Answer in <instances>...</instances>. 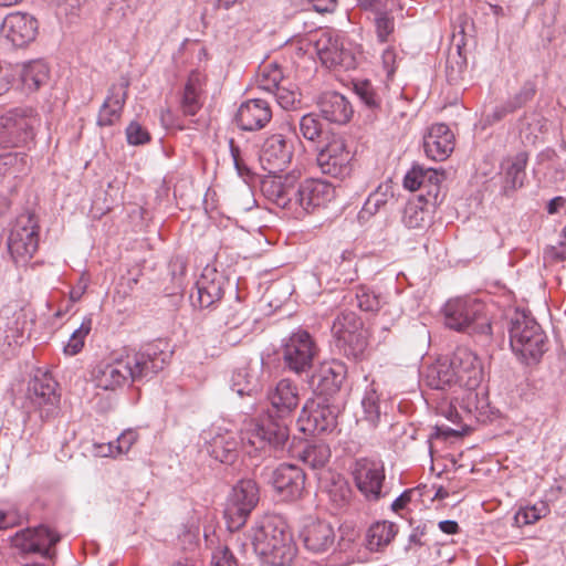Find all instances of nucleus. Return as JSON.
I'll return each instance as SVG.
<instances>
[{
  "instance_id": "obj_39",
  "label": "nucleus",
  "mask_w": 566,
  "mask_h": 566,
  "mask_svg": "<svg viewBox=\"0 0 566 566\" xmlns=\"http://www.w3.org/2000/svg\"><path fill=\"white\" fill-rule=\"evenodd\" d=\"M28 171V157L22 153L0 155V179H15Z\"/></svg>"
},
{
  "instance_id": "obj_45",
  "label": "nucleus",
  "mask_w": 566,
  "mask_h": 566,
  "mask_svg": "<svg viewBox=\"0 0 566 566\" xmlns=\"http://www.w3.org/2000/svg\"><path fill=\"white\" fill-rule=\"evenodd\" d=\"M283 80L282 70L276 64L264 65L258 75V86L269 93H273Z\"/></svg>"
},
{
  "instance_id": "obj_14",
  "label": "nucleus",
  "mask_w": 566,
  "mask_h": 566,
  "mask_svg": "<svg viewBox=\"0 0 566 566\" xmlns=\"http://www.w3.org/2000/svg\"><path fill=\"white\" fill-rule=\"evenodd\" d=\"M353 475L357 489L367 500L377 501L382 496L385 469L381 461L368 458L358 459L355 462Z\"/></svg>"
},
{
  "instance_id": "obj_62",
  "label": "nucleus",
  "mask_w": 566,
  "mask_h": 566,
  "mask_svg": "<svg viewBox=\"0 0 566 566\" xmlns=\"http://www.w3.org/2000/svg\"><path fill=\"white\" fill-rule=\"evenodd\" d=\"M544 259L552 262H560L566 260V248L564 247H547L544 250Z\"/></svg>"
},
{
  "instance_id": "obj_19",
  "label": "nucleus",
  "mask_w": 566,
  "mask_h": 566,
  "mask_svg": "<svg viewBox=\"0 0 566 566\" xmlns=\"http://www.w3.org/2000/svg\"><path fill=\"white\" fill-rule=\"evenodd\" d=\"M38 21L28 13L12 12L8 14L0 27V33L12 45L22 48L35 39Z\"/></svg>"
},
{
  "instance_id": "obj_43",
  "label": "nucleus",
  "mask_w": 566,
  "mask_h": 566,
  "mask_svg": "<svg viewBox=\"0 0 566 566\" xmlns=\"http://www.w3.org/2000/svg\"><path fill=\"white\" fill-rule=\"evenodd\" d=\"M92 329V318L86 316L81 325L72 333L66 345L63 348L65 355L74 356L84 347L85 338Z\"/></svg>"
},
{
  "instance_id": "obj_49",
  "label": "nucleus",
  "mask_w": 566,
  "mask_h": 566,
  "mask_svg": "<svg viewBox=\"0 0 566 566\" xmlns=\"http://www.w3.org/2000/svg\"><path fill=\"white\" fill-rule=\"evenodd\" d=\"M356 300L357 306L366 312L378 311L381 305L380 295L366 286H360L356 290Z\"/></svg>"
},
{
  "instance_id": "obj_47",
  "label": "nucleus",
  "mask_w": 566,
  "mask_h": 566,
  "mask_svg": "<svg viewBox=\"0 0 566 566\" xmlns=\"http://www.w3.org/2000/svg\"><path fill=\"white\" fill-rule=\"evenodd\" d=\"M355 92L360 101L370 109L380 107L381 97L369 81H360L355 84Z\"/></svg>"
},
{
  "instance_id": "obj_32",
  "label": "nucleus",
  "mask_w": 566,
  "mask_h": 566,
  "mask_svg": "<svg viewBox=\"0 0 566 566\" xmlns=\"http://www.w3.org/2000/svg\"><path fill=\"white\" fill-rule=\"evenodd\" d=\"M422 379L428 387L437 390H444L459 385L449 359H439L428 366Z\"/></svg>"
},
{
  "instance_id": "obj_58",
  "label": "nucleus",
  "mask_w": 566,
  "mask_h": 566,
  "mask_svg": "<svg viewBox=\"0 0 566 566\" xmlns=\"http://www.w3.org/2000/svg\"><path fill=\"white\" fill-rule=\"evenodd\" d=\"M138 434L134 430L124 431L117 439L114 441L115 450L117 454L127 453L132 446L137 441Z\"/></svg>"
},
{
  "instance_id": "obj_5",
  "label": "nucleus",
  "mask_w": 566,
  "mask_h": 566,
  "mask_svg": "<svg viewBox=\"0 0 566 566\" xmlns=\"http://www.w3.org/2000/svg\"><path fill=\"white\" fill-rule=\"evenodd\" d=\"M510 345L524 361H538L546 350V335L534 317L515 312L511 318Z\"/></svg>"
},
{
  "instance_id": "obj_29",
  "label": "nucleus",
  "mask_w": 566,
  "mask_h": 566,
  "mask_svg": "<svg viewBox=\"0 0 566 566\" xmlns=\"http://www.w3.org/2000/svg\"><path fill=\"white\" fill-rule=\"evenodd\" d=\"M318 105L322 116L331 123L345 124L353 115L349 102L336 92L324 93Z\"/></svg>"
},
{
  "instance_id": "obj_53",
  "label": "nucleus",
  "mask_w": 566,
  "mask_h": 566,
  "mask_svg": "<svg viewBox=\"0 0 566 566\" xmlns=\"http://www.w3.org/2000/svg\"><path fill=\"white\" fill-rule=\"evenodd\" d=\"M300 130L304 138L313 142L321 135L322 126L315 115L306 114L300 120Z\"/></svg>"
},
{
  "instance_id": "obj_33",
  "label": "nucleus",
  "mask_w": 566,
  "mask_h": 566,
  "mask_svg": "<svg viewBox=\"0 0 566 566\" xmlns=\"http://www.w3.org/2000/svg\"><path fill=\"white\" fill-rule=\"evenodd\" d=\"M239 443L233 432H217L209 441V452L222 463H232L237 457Z\"/></svg>"
},
{
  "instance_id": "obj_1",
  "label": "nucleus",
  "mask_w": 566,
  "mask_h": 566,
  "mask_svg": "<svg viewBox=\"0 0 566 566\" xmlns=\"http://www.w3.org/2000/svg\"><path fill=\"white\" fill-rule=\"evenodd\" d=\"M169 358L170 354L163 348L161 342L147 344L138 350L124 348L98 363L92 371V379L101 389L116 390L153 378L165 368Z\"/></svg>"
},
{
  "instance_id": "obj_15",
  "label": "nucleus",
  "mask_w": 566,
  "mask_h": 566,
  "mask_svg": "<svg viewBox=\"0 0 566 566\" xmlns=\"http://www.w3.org/2000/svg\"><path fill=\"white\" fill-rule=\"evenodd\" d=\"M56 381L49 374L34 376L29 387V400L42 419L54 417L59 411L60 396Z\"/></svg>"
},
{
  "instance_id": "obj_46",
  "label": "nucleus",
  "mask_w": 566,
  "mask_h": 566,
  "mask_svg": "<svg viewBox=\"0 0 566 566\" xmlns=\"http://www.w3.org/2000/svg\"><path fill=\"white\" fill-rule=\"evenodd\" d=\"M181 108L185 115L193 116L201 108L199 99V90L193 78L186 84L184 96L181 99Z\"/></svg>"
},
{
  "instance_id": "obj_37",
  "label": "nucleus",
  "mask_w": 566,
  "mask_h": 566,
  "mask_svg": "<svg viewBox=\"0 0 566 566\" xmlns=\"http://www.w3.org/2000/svg\"><path fill=\"white\" fill-rule=\"evenodd\" d=\"M49 66L42 60L31 61L22 66L21 81L29 91H36L49 80Z\"/></svg>"
},
{
  "instance_id": "obj_31",
  "label": "nucleus",
  "mask_w": 566,
  "mask_h": 566,
  "mask_svg": "<svg viewBox=\"0 0 566 566\" xmlns=\"http://www.w3.org/2000/svg\"><path fill=\"white\" fill-rule=\"evenodd\" d=\"M198 303L209 307L223 295V277L213 270L206 269L196 283Z\"/></svg>"
},
{
  "instance_id": "obj_56",
  "label": "nucleus",
  "mask_w": 566,
  "mask_h": 566,
  "mask_svg": "<svg viewBox=\"0 0 566 566\" xmlns=\"http://www.w3.org/2000/svg\"><path fill=\"white\" fill-rule=\"evenodd\" d=\"M422 177H423V188H429L428 193H431L432 190L436 191V196L439 190V184L444 179L443 172H440L432 168H423L422 167Z\"/></svg>"
},
{
  "instance_id": "obj_21",
  "label": "nucleus",
  "mask_w": 566,
  "mask_h": 566,
  "mask_svg": "<svg viewBox=\"0 0 566 566\" xmlns=\"http://www.w3.org/2000/svg\"><path fill=\"white\" fill-rule=\"evenodd\" d=\"M28 316L18 305H7L0 311V342L8 346L20 345L25 339Z\"/></svg>"
},
{
  "instance_id": "obj_35",
  "label": "nucleus",
  "mask_w": 566,
  "mask_h": 566,
  "mask_svg": "<svg viewBox=\"0 0 566 566\" xmlns=\"http://www.w3.org/2000/svg\"><path fill=\"white\" fill-rule=\"evenodd\" d=\"M331 459V449L326 443L317 442L308 444L300 453V460L312 470L315 476H321Z\"/></svg>"
},
{
  "instance_id": "obj_63",
  "label": "nucleus",
  "mask_w": 566,
  "mask_h": 566,
  "mask_svg": "<svg viewBox=\"0 0 566 566\" xmlns=\"http://www.w3.org/2000/svg\"><path fill=\"white\" fill-rule=\"evenodd\" d=\"M381 60H382L384 69L387 72V75L388 76L392 75L395 72V62H396L395 52L390 49L385 50L382 53Z\"/></svg>"
},
{
  "instance_id": "obj_16",
  "label": "nucleus",
  "mask_w": 566,
  "mask_h": 566,
  "mask_svg": "<svg viewBox=\"0 0 566 566\" xmlns=\"http://www.w3.org/2000/svg\"><path fill=\"white\" fill-rule=\"evenodd\" d=\"M293 157V144L282 134L266 137L260 148L259 161L269 174L283 171Z\"/></svg>"
},
{
  "instance_id": "obj_13",
  "label": "nucleus",
  "mask_w": 566,
  "mask_h": 566,
  "mask_svg": "<svg viewBox=\"0 0 566 566\" xmlns=\"http://www.w3.org/2000/svg\"><path fill=\"white\" fill-rule=\"evenodd\" d=\"M289 438L285 423L273 421L271 416L266 419H251L242 429V442L255 450H264L266 447L280 448Z\"/></svg>"
},
{
  "instance_id": "obj_50",
  "label": "nucleus",
  "mask_w": 566,
  "mask_h": 566,
  "mask_svg": "<svg viewBox=\"0 0 566 566\" xmlns=\"http://www.w3.org/2000/svg\"><path fill=\"white\" fill-rule=\"evenodd\" d=\"M274 94L277 104L284 109H293L301 103L300 93L293 88L281 84L272 93Z\"/></svg>"
},
{
  "instance_id": "obj_26",
  "label": "nucleus",
  "mask_w": 566,
  "mask_h": 566,
  "mask_svg": "<svg viewBox=\"0 0 566 566\" xmlns=\"http://www.w3.org/2000/svg\"><path fill=\"white\" fill-rule=\"evenodd\" d=\"M262 363L249 364L234 370L231 378V389L239 396H251L262 388Z\"/></svg>"
},
{
  "instance_id": "obj_42",
  "label": "nucleus",
  "mask_w": 566,
  "mask_h": 566,
  "mask_svg": "<svg viewBox=\"0 0 566 566\" xmlns=\"http://www.w3.org/2000/svg\"><path fill=\"white\" fill-rule=\"evenodd\" d=\"M391 199H394L391 182L386 181L380 184L378 188L367 198L363 207V211L368 214H374Z\"/></svg>"
},
{
  "instance_id": "obj_64",
  "label": "nucleus",
  "mask_w": 566,
  "mask_h": 566,
  "mask_svg": "<svg viewBox=\"0 0 566 566\" xmlns=\"http://www.w3.org/2000/svg\"><path fill=\"white\" fill-rule=\"evenodd\" d=\"M317 12H332L336 8V0H308Z\"/></svg>"
},
{
  "instance_id": "obj_9",
  "label": "nucleus",
  "mask_w": 566,
  "mask_h": 566,
  "mask_svg": "<svg viewBox=\"0 0 566 566\" xmlns=\"http://www.w3.org/2000/svg\"><path fill=\"white\" fill-rule=\"evenodd\" d=\"M449 360L459 387L465 389V399H463L461 407L471 411L476 398L474 390L483 379L482 363L478 355L468 347H458Z\"/></svg>"
},
{
  "instance_id": "obj_22",
  "label": "nucleus",
  "mask_w": 566,
  "mask_h": 566,
  "mask_svg": "<svg viewBox=\"0 0 566 566\" xmlns=\"http://www.w3.org/2000/svg\"><path fill=\"white\" fill-rule=\"evenodd\" d=\"M271 118L270 105L262 98H253L242 103L235 114L238 126L250 132L263 128Z\"/></svg>"
},
{
  "instance_id": "obj_4",
  "label": "nucleus",
  "mask_w": 566,
  "mask_h": 566,
  "mask_svg": "<svg viewBox=\"0 0 566 566\" xmlns=\"http://www.w3.org/2000/svg\"><path fill=\"white\" fill-rule=\"evenodd\" d=\"M443 313L444 323L451 329L471 335L491 334V322L485 313V306L474 297L451 298L446 303Z\"/></svg>"
},
{
  "instance_id": "obj_12",
  "label": "nucleus",
  "mask_w": 566,
  "mask_h": 566,
  "mask_svg": "<svg viewBox=\"0 0 566 566\" xmlns=\"http://www.w3.org/2000/svg\"><path fill=\"white\" fill-rule=\"evenodd\" d=\"M318 348L307 331L293 332L283 343L282 357L285 366L296 373L307 371L312 365Z\"/></svg>"
},
{
  "instance_id": "obj_51",
  "label": "nucleus",
  "mask_w": 566,
  "mask_h": 566,
  "mask_svg": "<svg viewBox=\"0 0 566 566\" xmlns=\"http://www.w3.org/2000/svg\"><path fill=\"white\" fill-rule=\"evenodd\" d=\"M363 326L361 321L358 318V316L353 312L342 313L336 317V319L333 323L332 326V333L335 337V328L340 327V334L343 333H352L354 331H357V328H360Z\"/></svg>"
},
{
  "instance_id": "obj_3",
  "label": "nucleus",
  "mask_w": 566,
  "mask_h": 566,
  "mask_svg": "<svg viewBox=\"0 0 566 566\" xmlns=\"http://www.w3.org/2000/svg\"><path fill=\"white\" fill-rule=\"evenodd\" d=\"M254 553L271 566H290L296 547L282 517L265 515L258 518L247 533Z\"/></svg>"
},
{
  "instance_id": "obj_2",
  "label": "nucleus",
  "mask_w": 566,
  "mask_h": 566,
  "mask_svg": "<svg viewBox=\"0 0 566 566\" xmlns=\"http://www.w3.org/2000/svg\"><path fill=\"white\" fill-rule=\"evenodd\" d=\"M297 178L294 172L269 178L262 182V192L269 201L293 211L296 216L308 213L334 197L335 190L327 181L306 179L296 186Z\"/></svg>"
},
{
  "instance_id": "obj_23",
  "label": "nucleus",
  "mask_w": 566,
  "mask_h": 566,
  "mask_svg": "<svg viewBox=\"0 0 566 566\" xmlns=\"http://www.w3.org/2000/svg\"><path fill=\"white\" fill-rule=\"evenodd\" d=\"M426 155L433 160H444L454 148V135L446 124L432 125L423 136Z\"/></svg>"
},
{
  "instance_id": "obj_60",
  "label": "nucleus",
  "mask_w": 566,
  "mask_h": 566,
  "mask_svg": "<svg viewBox=\"0 0 566 566\" xmlns=\"http://www.w3.org/2000/svg\"><path fill=\"white\" fill-rule=\"evenodd\" d=\"M19 522L20 515L15 510L0 506V530L12 527Z\"/></svg>"
},
{
  "instance_id": "obj_20",
  "label": "nucleus",
  "mask_w": 566,
  "mask_h": 566,
  "mask_svg": "<svg viewBox=\"0 0 566 566\" xmlns=\"http://www.w3.org/2000/svg\"><path fill=\"white\" fill-rule=\"evenodd\" d=\"M269 482L284 501L297 499L304 489L305 473L293 464H281L272 471Z\"/></svg>"
},
{
  "instance_id": "obj_8",
  "label": "nucleus",
  "mask_w": 566,
  "mask_h": 566,
  "mask_svg": "<svg viewBox=\"0 0 566 566\" xmlns=\"http://www.w3.org/2000/svg\"><path fill=\"white\" fill-rule=\"evenodd\" d=\"M259 500V488L253 480H241L232 488L224 509V518L230 532L239 531L247 523Z\"/></svg>"
},
{
  "instance_id": "obj_59",
  "label": "nucleus",
  "mask_w": 566,
  "mask_h": 566,
  "mask_svg": "<svg viewBox=\"0 0 566 566\" xmlns=\"http://www.w3.org/2000/svg\"><path fill=\"white\" fill-rule=\"evenodd\" d=\"M403 186L411 191L423 188L422 167L413 166L403 178Z\"/></svg>"
},
{
  "instance_id": "obj_27",
  "label": "nucleus",
  "mask_w": 566,
  "mask_h": 566,
  "mask_svg": "<svg viewBox=\"0 0 566 566\" xmlns=\"http://www.w3.org/2000/svg\"><path fill=\"white\" fill-rule=\"evenodd\" d=\"M127 87L128 82L126 80H122L111 87L109 94L98 113L97 124L99 126H111L119 119L127 97Z\"/></svg>"
},
{
  "instance_id": "obj_61",
  "label": "nucleus",
  "mask_w": 566,
  "mask_h": 566,
  "mask_svg": "<svg viewBox=\"0 0 566 566\" xmlns=\"http://www.w3.org/2000/svg\"><path fill=\"white\" fill-rule=\"evenodd\" d=\"M113 4L114 8H112L111 11L116 18L126 20L134 13L133 7L126 0L114 1Z\"/></svg>"
},
{
  "instance_id": "obj_18",
  "label": "nucleus",
  "mask_w": 566,
  "mask_h": 566,
  "mask_svg": "<svg viewBox=\"0 0 566 566\" xmlns=\"http://www.w3.org/2000/svg\"><path fill=\"white\" fill-rule=\"evenodd\" d=\"M338 412V407L329 405L327 398L312 402L311 406L306 403L301 415V420L306 421V426L303 427V430L313 433L332 432L337 426Z\"/></svg>"
},
{
  "instance_id": "obj_52",
  "label": "nucleus",
  "mask_w": 566,
  "mask_h": 566,
  "mask_svg": "<svg viewBox=\"0 0 566 566\" xmlns=\"http://www.w3.org/2000/svg\"><path fill=\"white\" fill-rule=\"evenodd\" d=\"M375 27L378 41L384 43L395 30V21L387 12H378L375 17Z\"/></svg>"
},
{
  "instance_id": "obj_57",
  "label": "nucleus",
  "mask_w": 566,
  "mask_h": 566,
  "mask_svg": "<svg viewBox=\"0 0 566 566\" xmlns=\"http://www.w3.org/2000/svg\"><path fill=\"white\" fill-rule=\"evenodd\" d=\"M17 74L18 72L11 64L0 63V96L11 88Z\"/></svg>"
},
{
  "instance_id": "obj_28",
  "label": "nucleus",
  "mask_w": 566,
  "mask_h": 566,
  "mask_svg": "<svg viewBox=\"0 0 566 566\" xmlns=\"http://www.w3.org/2000/svg\"><path fill=\"white\" fill-rule=\"evenodd\" d=\"M269 399L272 408L280 418L289 416L296 409L300 402L298 390L295 384L289 379L280 380L270 391Z\"/></svg>"
},
{
  "instance_id": "obj_7",
  "label": "nucleus",
  "mask_w": 566,
  "mask_h": 566,
  "mask_svg": "<svg viewBox=\"0 0 566 566\" xmlns=\"http://www.w3.org/2000/svg\"><path fill=\"white\" fill-rule=\"evenodd\" d=\"M314 48L323 64L355 69L357 59L363 54L361 46L353 43L335 30L322 31L314 42Z\"/></svg>"
},
{
  "instance_id": "obj_44",
  "label": "nucleus",
  "mask_w": 566,
  "mask_h": 566,
  "mask_svg": "<svg viewBox=\"0 0 566 566\" xmlns=\"http://www.w3.org/2000/svg\"><path fill=\"white\" fill-rule=\"evenodd\" d=\"M364 419L371 426H376L380 419V399L374 386H370L361 399Z\"/></svg>"
},
{
  "instance_id": "obj_10",
  "label": "nucleus",
  "mask_w": 566,
  "mask_h": 566,
  "mask_svg": "<svg viewBox=\"0 0 566 566\" xmlns=\"http://www.w3.org/2000/svg\"><path fill=\"white\" fill-rule=\"evenodd\" d=\"M7 244L17 264L27 263L33 256L39 247V226L33 213L25 212L15 219Z\"/></svg>"
},
{
  "instance_id": "obj_48",
  "label": "nucleus",
  "mask_w": 566,
  "mask_h": 566,
  "mask_svg": "<svg viewBox=\"0 0 566 566\" xmlns=\"http://www.w3.org/2000/svg\"><path fill=\"white\" fill-rule=\"evenodd\" d=\"M546 512L547 506L544 503H541L539 505L525 506L516 512L514 520L518 526L530 525L545 516Z\"/></svg>"
},
{
  "instance_id": "obj_54",
  "label": "nucleus",
  "mask_w": 566,
  "mask_h": 566,
  "mask_svg": "<svg viewBox=\"0 0 566 566\" xmlns=\"http://www.w3.org/2000/svg\"><path fill=\"white\" fill-rule=\"evenodd\" d=\"M126 138L129 145H144L149 142L150 136L146 128L139 123L132 122L126 128Z\"/></svg>"
},
{
  "instance_id": "obj_34",
  "label": "nucleus",
  "mask_w": 566,
  "mask_h": 566,
  "mask_svg": "<svg viewBox=\"0 0 566 566\" xmlns=\"http://www.w3.org/2000/svg\"><path fill=\"white\" fill-rule=\"evenodd\" d=\"M398 533L395 523L388 521L376 522L367 530L366 547L370 552H379L388 546Z\"/></svg>"
},
{
  "instance_id": "obj_25",
  "label": "nucleus",
  "mask_w": 566,
  "mask_h": 566,
  "mask_svg": "<svg viewBox=\"0 0 566 566\" xmlns=\"http://www.w3.org/2000/svg\"><path fill=\"white\" fill-rule=\"evenodd\" d=\"M535 92V82H524L517 93L509 97L504 103L495 106L493 111L485 116V124L493 125L494 123L503 119L506 115L514 113L516 109L523 107L534 97Z\"/></svg>"
},
{
  "instance_id": "obj_38",
  "label": "nucleus",
  "mask_w": 566,
  "mask_h": 566,
  "mask_svg": "<svg viewBox=\"0 0 566 566\" xmlns=\"http://www.w3.org/2000/svg\"><path fill=\"white\" fill-rule=\"evenodd\" d=\"M401 220L409 229H423L430 223V213L421 197L405 206Z\"/></svg>"
},
{
  "instance_id": "obj_6",
  "label": "nucleus",
  "mask_w": 566,
  "mask_h": 566,
  "mask_svg": "<svg viewBox=\"0 0 566 566\" xmlns=\"http://www.w3.org/2000/svg\"><path fill=\"white\" fill-rule=\"evenodd\" d=\"M41 126L40 115L31 107H17L0 116V146L25 147Z\"/></svg>"
},
{
  "instance_id": "obj_36",
  "label": "nucleus",
  "mask_w": 566,
  "mask_h": 566,
  "mask_svg": "<svg viewBox=\"0 0 566 566\" xmlns=\"http://www.w3.org/2000/svg\"><path fill=\"white\" fill-rule=\"evenodd\" d=\"M340 331V327L335 328V343L339 350L347 357L357 358L360 356L367 347V336L363 327L352 333H343V335Z\"/></svg>"
},
{
  "instance_id": "obj_30",
  "label": "nucleus",
  "mask_w": 566,
  "mask_h": 566,
  "mask_svg": "<svg viewBox=\"0 0 566 566\" xmlns=\"http://www.w3.org/2000/svg\"><path fill=\"white\" fill-rule=\"evenodd\" d=\"M347 369L344 363L332 360L321 365L317 377V389L321 395L333 396L339 391L345 378Z\"/></svg>"
},
{
  "instance_id": "obj_55",
  "label": "nucleus",
  "mask_w": 566,
  "mask_h": 566,
  "mask_svg": "<svg viewBox=\"0 0 566 566\" xmlns=\"http://www.w3.org/2000/svg\"><path fill=\"white\" fill-rule=\"evenodd\" d=\"M210 566H238V562L227 546L219 545L212 551Z\"/></svg>"
},
{
  "instance_id": "obj_24",
  "label": "nucleus",
  "mask_w": 566,
  "mask_h": 566,
  "mask_svg": "<svg viewBox=\"0 0 566 566\" xmlns=\"http://www.w3.org/2000/svg\"><path fill=\"white\" fill-rule=\"evenodd\" d=\"M335 537L333 526L322 521L311 522L302 531L305 548L314 554L332 551L335 545Z\"/></svg>"
},
{
  "instance_id": "obj_11",
  "label": "nucleus",
  "mask_w": 566,
  "mask_h": 566,
  "mask_svg": "<svg viewBox=\"0 0 566 566\" xmlns=\"http://www.w3.org/2000/svg\"><path fill=\"white\" fill-rule=\"evenodd\" d=\"M354 158L343 136L332 134L326 137L317 153V165L321 171L335 178H345L350 175Z\"/></svg>"
},
{
  "instance_id": "obj_40",
  "label": "nucleus",
  "mask_w": 566,
  "mask_h": 566,
  "mask_svg": "<svg viewBox=\"0 0 566 566\" xmlns=\"http://www.w3.org/2000/svg\"><path fill=\"white\" fill-rule=\"evenodd\" d=\"M526 163L527 156L524 153H520L505 161V181L511 188L515 189L523 186Z\"/></svg>"
},
{
  "instance_id": "obj_41",
  "label": "nucleus",
  "mask_w": 566,
  "mask_h": 566,
  "mask_svg": "<svg viewBox=\"0 0 566 566\" xmlns=\"http://www.w3.org/2000/svg\"><path fill=\"white\" fill-rule=\"evenodd\" d=\"M325 490L331 501L338 507L347 505L352 499V488L342 475H333L332 481L326 484Z\"/></svg>"
},
{
  "instance_id": "obj_17",
  "label": "nucleus",
  "mask_w": 566,
  "mask_h": 566,
  "mask_svg": "<svg viewBox=\"0 0 566 566\" xmlns=\"http://www.w3.org/2000/svg\"><path fill=\"white\" fill-rule=\"evenodd\" d=\"M60 541V535L48 526L40 525L15 533L12 545L25 554H40L45 558L52 557L51 548Z\"/></svg>"
}]
</instances>
